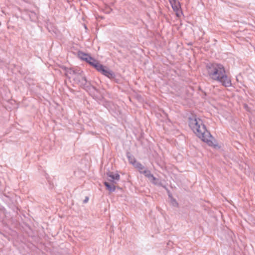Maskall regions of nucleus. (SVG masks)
<instances>
[{
    "mask_svg": "<svg viewBox=\"0 0 255 255\" xmlns=\"http://www.w3.org/2000/svg\"><path fill=\"white\" fill-rule=\"evenodd\" d=\"M207 73L212 80L218 81L225 87L232 86L231 78L226 74L224 66L220 63H209L206 65Z\"/></svg>",
    "mask_w": 255,
    "mask_h": 255,
    "instance_id": "obj_1",
    "label": "nucleus"
},
{
    "mask_svg": "<svg viewBox=\"0 0 255 255\" xmlns=\"http://www.w3.org/2000/svg\"><path fill=\"white\" fill-rule=\"evenodd\" d=\"M196 128H197V130H199L198 132L196 131H193L196 135L203 141L207 142L209 145H211L212 142L210 141L209 138L212 137V135L210 132L207 130L203 122H202V125H198Z\"/></svg>",
    "mask_w": 255,
    "mask_h": 255,
    "instance_id": "obj_2",
    "label": "nucleus"
},
{
    "mask_svg": "<svg viewBox=\"0 0 255 255\" xmlns=\"http://www.w3.org/2000/svg\"><path fill=\"white\" fill-rule=\"evenodd\" d=\"M75 83L79 84L80 86L83 88L86 87L87 83V81L86 77L83 75L82 71L77 72L73 78Z\"/></svg>",
    "mask_w": 255,
    "mask_h": 255,
    "instance_id": "obj_3",
    "label": "nucleus"
},
{
    "mask_svg": "<svg viewBox=\"0 0 255 255\" xmlns=\"http://www.w3.org/2000/svg\"><path fill=\"white\" fill-rule=\"evenodd\" d=\"M199 124L202 125V120L200 118L195 117L189 118V126L193 131H199V130H197V128H196L197 126Z\"/></svg>",
    "mask_w": 255,
    "mask_h": 255,
    "instance_id": "obj_4",
    "label": "nucleus"
},
{
    "mask_svg": "<svg viewBox=\"0 0 255 255\" xmlns=\"http://www.w3.org/2000/svg\"><path fill=\"white\" fill-rule=\"evenodd\" d=\"M169 2L173 10L176 12L177 16H180V13H182L180 3L177 0H171Z\"/></svg>",
    "mask_w": 255,
    "mask_h": 255,
    "instance_id": "obj_5",
    "label": "nucleus"
},
{
    "mask_svg": "<svg viewBox=\"0 0 255 255\" xmlns=\"http://www.w3.org/2000/svg\"><path fill=\"white\" fill-rule=\"evenodd\" d=\"M108 180L110 182L117 183L120 179V176L118 173H114L113 172H108L107 173Z\"/></svg>",
    "mask_w": 255,
    "mask_h": 255,
    "instance_id": "obj_6",
    "label": "nucleus"
},
{
    "mask_svg": "<svg viewBox=\"0 0 255 255\" xmlns=\"http://www.w3.org/2000/svg\"><path fill=\"white\" fill-rule=\"evenodd\" d=\"M105 186L106 187L107 189L111 192H114L116 190V184L117 183H114L113 182H105L104 183Z\"/></svg>",
    "mask_w": 255,
    "mask_h": 255,
    "instance_id": "obj_7",
    "label": "nucleus"
},
{
    "mask_svg": "<svg viewBox=\"0 0 255 255\" xmlns=\"http://www.w3.org/2000/svg\"><path fill=\"white\" fill-rule=\"evenodd\" d=\"M127 156L128 158L129 162L130 163H131V164L134 165L137 163L135 158H134V157L133 155H132L130 154V152H128L127 153Z\"/></svg>",
    "mask_w": 255,
    "mask_h": 255,
    "instance_id": "obj_8",
    "label": "nucleus"
},
{
    "mask_svg": "<svg viewBox=\"0 0 255 255\" xmlns=\"http://www.w3.org/2000/svg\"><path fill=\"white\" fill-rule=\"evenodd\" d=\"M64 70L65 71V75H66V76L67 77L69 78L70 77H68L69 75H74L75 76V75L77 73V71H76L75 70H73L71 68H68L64 67Z\"/></svg>",
    "mask_w": 255,
    "mask_h": 255,
    "instance_id": "obj_9",
    "label": "nucleus"
},
{
    "mask_svg": "<svg viewBox=\"0 0 255 255\" xmlns=\"http://www.w3.org/2000/svg\"><path fill=\"white\" fill-rule=\"evenodd\" d=\"M144 175L148 178H152L153 180H156V178L151 173V172L148 170H144L142 173Z\"/></svg>",
    "mask_w": 255,
    "mask_h": 255,
    "instance_id": "obj_10",
    "label": "nucleus"
},
{
    "mask_svg": "<svg viewBox=\"0 0 255 255\" xmlns=\"http://www.w3.org/2000/svg\"><path fill=\"white\" fill-rule=\"evenodd\" d=\"M93 67H94L98 72L101 73V71L103 69L105 66L102 64H101L98 61L96 64L94 65Z\"/></svg>",
    "mask_w": 255,
    "mask_h": 255,
    "instance_id": "obj_11",
    "label": "nucleus"
},
{
    "mask_svg": "<svg viewBox=\"0 0 255 255\" xmlns=\"http://www.w3.org/2000/svg\"><path fill=\"white\" fill-rule=\"evenodd\" d=\"M89 55L88 54L85 53L82 51H78V56L81 59L84 60L85 58L88 57Z\"/></svg>",
    "mask_w": 255,
    "mask_h": 255,
    "instance_id": "obj_12",
    "label": "nucleus"
},
{
    "mask_svg": "<svg viewBox=\"0 0 255 255\" xmlns=\"http://www.w3.org/2000/svg\"><path fill=\"white\" fill-rule=\"evenodd\" d=\"M135 167L137 168L139 172L142 173L144 169V166L139 162H137L135 165Z\"/></svg>",
    "mask_w": 255,
    "mask_h": 255,
    "instance_id": "obj_13",
    "label": "nucleus"
},
{
    "mask_svg": "<svg viewBox=\"0 0 255 255\" xmlns=\"http://www.w3.org/2000/svg\"><path fill=\"white\" fill-rule=\"evenodd\" d=\"M106 77L110 79H114L116 78V75L113 71L110 69Z\"/></svg>",
    "mask_w": 255,
    "mask_h": 255,
    "instance_id": "obj_14",
    "label": "nucleus"
},
{
    "mask_svg": "<svg viewBox=\"0 0 255 255\" xmlns=\"http://www.w3.org/2000/svg\"><path fill=\"white\" fill-rule=\"evenodd\" d=\"M110 69L105 67L103 68V69L101 71V74H103V75L105 76H107V75H108V72L109 71Z\"/></svg>",
    "mask_w": 255,
    "mask_h": 255,
    "instance_id": "obj_15",
    "label": "nucleus"
},
{
    "mask_svg": "<svg viewBox=\"0 0 255 255\" xmlns=\"http://www.w3.org/2000/svg\"><path fill=\"white\" fill-rule=\"evenodd\" d=\"M168 195H169V197L171 198V203H172V205L174 206H176V207L178 206V204L177 202V201H176V200L172 198V197L170 194H169Z\"/></svg>",
    "mask_w": 255,
    "mask_h": 255,
    "instance_id": "obj_16",
    "label": "nucleus"
},
{
    "mask_svg": "<svg viewBox=\"0 0 255 255\" xmlns=\"http://www.w3.org/2000/svg\"><path fill=\"white\" fill-rule=\"evenodd\" d=\"M98 62V61L96 60L95 59H94V58L92 57V60H89L88 63L91 65L92 66H94V65H95V64H96V63Z\"/></svg>",
    "mask_w": 255,
    "mask_h": 255,
    "instance_id": "obj_17",
    "label": "nucleus"
},
{
    "mask_svg": "<svg viewBox=\"0 0 255 255\" xmlns=\"http://www.w3.org/2000/svg\"><path fill=\"white\" fill-rule=\"evenodd\" d=\"M92 57L89 55L88 57H86L85 58V59H84V61H85L86 62L88 63L89 60H92Z\"/></svg>",
    "mask_w": 255,
    "mask_h": 255,
    "instance_id": "obj_18",
    "label": "nucleus"
},
{
    "mask_svg": "<svg viewBox=\"0 0 255 255\" xmlns=\"http://www.w3.org/2000/svg\"><path fill=\"white\" fill-rule=\"evenodd\" d=\"M89 200L88 197H86V199L84 200V202L86 203Z\"/></svg>",
    "mask_w": 255,
    "mask_h": 255,
    "instance_id": "obj_19",
    "label": "nucleus"
}]
</instances>
